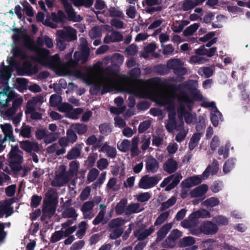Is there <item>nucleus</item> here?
Instances as JSON below:
<instances>
[{
	"instance_id": "nucleus-1",
	"label": "nucleus",
	"mask_w": 250,
	"mask_h": 250,
	"mask_svg": "<svg viewBox=\"0 0 250 250\" xmlns=\"http://www.w3.org/2000/svg\"><path fill=\"white\" fill-rule=\"evenodd\" d=\"M23 46L28 48L29 50L35 52V55L29 56L27 52L19 46H15L12 49L11 52L13 56L7 58V62L8 66L12 68L17 66L18 64L16 58H19L22 60H25L28 58L42 65H55L60 61L58 54H55L53 56H49V51L45 48L38 49L35 44L33 40L28 35H26L24 38V42Z\"/></svg>"
},
{
	"instance_id": "nucleus-2",
	"label": "nucleus",
	"mask_w": 250,
	"mask_h": 250,
	"mask_svg": "<svg viewBox=\"0 0 250 250\" xmlns=\"http://www.w3.org/2000/svg\"><path fill=\"white\" fill-rule=\"evenodd\" d=\"M191 98H190L188 95L185 92H182L177 97V100L180 104L178 111L184 115L187 112L186 110L185 106L189 109L192 110L193 105L195 101H202L203 97L200 91L196 88L192 89L191 92Z\"/></svg>"
},
{
	"instance_id": "nucleus-3",
	"label": "nucleus",
	"mask_w": 250,
	"mask_h": 250,
	"mask_svg": "<svg viewBox=\"0 0 250 250\" xmlns=\"http://www.w3.org/2000/svg\"><path fill=\"white\" fill-rule=\"evenodd\" d=\"M61 170L56 172L53 180L52 181L51 185L54 187H61L69 182L70 177L68 172L66 171L64 166L60 167Z\"/></svg>"
},
{
	"instance_id": "nucleus-4",
	"label": "nucleus",
	"mask_w": 250,
	"mask_h": 250,
	"mask_svg": "<svg viewBox=\"0 0 250 250\" xmlns=\"http://www.w3.org/2000/svg\"><path fill=\"white\" fill-rule=\"evenodd\" d=\"M182 176L180 173H176L165 178L160 184L162 188L166 187L165 190L168 191L174 188L179 183Z\"/></svg>"
},
{
	"instance_id": "nucleus-5",
	"label": "nucleus",
	"mask_w": 250,
	"mask_h": 250,
	"mask_svg": "<svg viewBox=\"0 0 250 250\" xmlns=\"http://www.w3.org/2000/svg\"><path fill=\"white\" fill-rule=\"evenodd\" d=\"M57 35L58 38L67 42H72L77 39V30L71 26L66 27L65 30H58Z\"/></svg>"
},
{
	"instance_id": "nucleus-6",
	"label": "nucleus",
	"mask_w": 250,
	"mask_h": 250,
	"mask_svg": "<svg viewBox=\"0 0 250 250\" xmlns=\"http://www.w3.org/2000/svg\"><path fill=\"white\" fill-rule=\"evenodd\" d=\"M161 179V176L158 175L151 177L147 175L144 176L139 183V187L142 189L152 188L158 183Z\"/></svg>"
},
{
	"instance_id": "nucleus-7",
	"label": "nucleus",
	"mask_w": 250,
	"mask_h": 250,
	"mask_svg": "<svg viewBox=\"0 0 250 250\" xmlns=\"http://www.w3.org/2000/svg\"><path fill=\"white\" fill-rule=\"evenodd\" d=\"M39 70V67L37 64L34 65L29 61L24 62L22 65V68L17 70V74L19 76L27 75L29 76L37 74Z\"/></svg>"
},
{
	"instance_id": "nucleus-8",
	"label": "nucleus",
	"mask_w": 250,
	"mask_h": 250,
	"mask_svg": "<svg viewBox=\"0 0 250 250\" xmlns=\"http://www.w3.org/2000/svg\"><path fill=\"white\" fill-rule=\"evenodd\" d=\"M13 201L12 199L5 200L0 201V218L11 216L14 213L13 207L11 206Z\"/></svg>"
},
{
	"instance_id": "nucleus-9",
	"label": "nucleus",
	"mask_w": 250,
	"mask_h": 250,
	"mask_svg": "<svg viewBox=\"0 0 250 250\" xmlns=\"http://www.w3.org/2000/svg\"><path fill=\"white\" fill-rule=\"evenodd\" d=\"M19 143L20 147L27 153H31L32 151L38 153L41 150L39 145L37 142L24 140L20 142Z\"/></svg>"
},
{
	"instance_id": "nucleus-10",
	"label": "nucleus",
	"mask_w": 250,
	"mask_h": 250,
	"mask_svg": "<svg viewBox=\"0 0 250 250\" xmlns=\"http://www.w3.org/2000/svg\"><path fill=\"white\" fill-rule=\"evenodd\" d=\"M2 65L0 69V84H7L13 71V68L10 66L4 65L3 62Z\"/></svg>"
},
{
	"instance_id": "nucleus-11",
	"label": "nucleus",
	"mask_w": 250,
	"mask_h": 250,
	"mask_svg": "<svg viewBox=\"0 0 250 250\" xmlns=\"http://www.w3.org/2000/svg\"><path fill=\"white\" fill-rule=\"evenodd\" d=\"M90 54V49L87 44L83 43L81 45V51H76L74 54V57L78 60H81L82 62H86Z\"/></svg>"
},
{
	"instance_id": "nucleus-12",
	"label": "nucleus",
	"mask_w": 250,
	"mask_h": 250,
	"mask_svg": "<svg viewBox=\"0 0 250 250\" xmlns=\"http://www.w3.org/2000/svg\"><path fill=\"white\" fill-rule=\"evenodd\" d=\"M201 226L202 232L206 235L215 234L218 229L217 226L215 223L209 221L204 222Z\"/></svg>"
},
{
	"instance_id": "nucleus-13",
	"label": "nucleus",
	"mask_w": 250,
	"mask_h": 250,
	"mask_svg": "<svg viewBox=\"0 0 250 250\" xmlns=\"http://www.w3.org/2000/svg\"><path fill=\"white\" fill-rule=\"evenodd\" d=\"M219 170V164L218 161L214 159L211 165L208 166L204 172L202 176L203 179L207 178L210 174L212 175L216 174Z\"/></svg>"
},
{
	"instance_id": "nucleus-14",
	"label": "nucleus",
	"mask_w": 250,
	"mask_h": 250,
	"mask_svg": "<svg viewBox=\"0 0 250 250\" xmlns=\"http://www.w3.org/2000/svg\"><path fill=\"white\" fill-rule=\"evenodd\" d=\"M58 203V193L56 190H49L46 195V200L43 201V204L48 205L57 206Z\"/></svg>"
},
{
	"instance_id": "nucleus-15",
	"label": "nucleus",
	"mask_w": 250,
	"mask_h": 250,
	"mask_svg": "<svg viewBox=\"0 0 250 250\" xmlns=\"http://www.w3.org/2000/svg\"><path fill=\"white\" fill-rule=\"evenodd\" d=\"M182 235V232L178 229H175L172 230L165 241L167 247L173 248L174 246V241L181 237Z\"/></svg>"
},
{
	"instance_id": "nucleus-16",
	"label": "nucleus",
	"mask_w": 250,
	"mask_h": 250,
	"mask_svg": "<svg viewBox=\"0 0 250 250\" xmlns=\"http://www.w3.org/2000/svg\"><path fill=\"white\" fill-rule=\"evenodd\" d=\"M178 168L177 162L172 158H168L163 165L164 170L168 174H171Z\"/></svg>"
},
{
	"instance_id": "nucleus-17",
	"label": "nucleus",
	"mask_w": 250,
	"mask_h": 250,
	"mask_svg": "<svg viewBox=\"0 0 250 250\" xmlns=\"http://www.w3.org/2000/svg\"><path fill=\"white\" fill-rule=\"evenodd\" d=\"M146 167L147 172L154 173L159 167V163L155 158L150 156L146 162Z\"/></svg>"
},
{
	"instance_id": "nucleus-18",
	"label": "nucleus",
	"mask_w": 250,
	"mask_h": 250,
	"mask_svg": "<svg viewBox=\"0 0 250 250\" xmlns=\"http://www.w3.org/2000/svg\"><path fill=\"white\" fill-rule=\"evenodd\" d=\"M0 127L6 138L12 142H15L13 133V127L11 124L6 123L0 125Z\"/></svg>"
},
{
	"instance_id": "nucleus-19",
	"label": "nucleus",
	"mask_w": 250,
	"mask_h": 250,
	"mask_svg": "<svg viewBox=\"0 0 250 250\" xmlns=\"http://www.w3.org/2000/svg\"><path fill=\"white\" fill-rule=\"evenodd\" d=\"M208 190V186L206 184H202L196 187L190 192L191 198L199 197L204 195Z\"/></svg>"
},
{
	"instance_id": "nucleus-20",
	"label": "nucleus",
	"mask_w": 250,
	"mask_h": 250,
	"mask_svg": "<svg viewBox=\"0 0 250 250\" xmlns=\"http://www.w3.org/2000/svg\"><path fill=\"white\" fill-rule=\"evenodd\" d=\"M99 152H105L108 157L114 159L117 156L116 148L108 145L107 143H104L99 150Z\"/></svg>"
},
{
	"instance_id": "nucleus-21",
	"label": "nucleus",
	"mask_w": 250,
	"mask_h": 250,
	"mask_svg": "<svg viewBox=\"0 0 250 250\" xmlns=\"http://www.w3.org/2000/svg\"><path fill=\"white\" fill-rule=\"evenodd\" d=\"M154 230L155 228L153 226L149 227L148 229H145L142 232H140V229H139L134 232V235L137 238L138 240H144L151 235Z\"/></svg>"
},
{
	"instance_id": "nucleus-22",
	"label": "nucleus",
	"mask_w": 250,
	"mask_h": 250,
	"mask_svg": "<svg viewBox=\"0 0 250 250\" xmlns=\"http://www.w3.org/2000/svg\"><path fill=\"white\" fill-rule=\"evenodd\" d=\"M171 228L172 224L171 223H167L162 226L157 232V237L156 240V242H160L163 239Z\"/></svg>"
},
{
	"instance_id": "nucleus-23",
	"label": "nucleus",
	"mask_w": 250,
	"mask_h": 250,
	"mask_svg": "<svg viewBox=\"0 0 250 250\" xmlns=\"http://www.w3.org/2000/svg\"><path fill=\"white\" fill-rule=\"evenodd\" d=\"M103 81L104 83L101 91V94L103 95L111 91V86L114 82L113 78L109 76H104L102 78Z\"/></svg>"
},
{
	"instance_id": "nucleus-24",
	"label": "nucleus",
	"mask_w": 250,
	"mask_h": 250,
	"mask_svg": "<svg viewBox=\"0 0 250 250\" xmlns=\"http://www.w3.org/2000/svg\"><path fill=\"white\" fill-rule=\"evenodd\" d=\"M82 146L80 144H77L68 151L67 158L68 160H73L78 158L81 155Z\"/></svg>"
},
{
	"instance_id": "nucleus-25",
	"label": "nucleus",
	"mask_w": 250,
	"mask_h": 250,
	"mask_svg": "<svg viewBox=\"0 0 250 250\" xmlns=\"http://www.w3.org/2000/svg\"><path fill=\"white\" fill-rule=\"evenodd\" d=\"M51 18L53 21L56 23L63 22L66 19V17L63 11L59 10L57 14L53 12L51 14Z\"/></svg>"
},
{
	"instance_id": "nucleus-26",
	"label": "nucleus",
	"mask_w": 250,
	"mask_h": 250,
	"mask_svg": "<svg viewBox=\"0 0 250 250\" xmlns=\"http://www.w3.org/2000/svg\"><path fill=\"white\" fill-rule=\"evenodd\" d=\"M127 200L125 198L122 199L119 203H118L115 208L116 213L117 215H121L126 211L127 208Z\"/></svg>"
},
{
	"instance_id": "nucleus-27",
	"label": "nucleus",
	"mask_w": 250,
	"mask_h": 250,
	"mask_svg": "<svg viewBox=\"0 0 250 250\" xmlns=\"http://www.w3.org/2000/svg\"><path fill=\"white\" fill-rule=\"evenodd\" d=\"M152 71L157 75L164 76L168 74L169 71L165 65L159 64L153 66Z\"/></svg>"
},
{
	"instance_id": "nucleus-28",
	"label": "nucleus",
	"mask_w": 250,
	"mask_h": 250,
	"mask_svg": "<svg viewBox=\"0 0 250 250\" xmlns=\"http://www.w3.org/2000/svg\"><path fill=\"white\" fill-rule=\"evenodd\" d=\"M201 137V133H195L193 134L190 139L188 144V148L190 150H192L196 146H198Z\"/></svg>"
},
{
	"instance_id": "nucleus-29",
	"label": "nucleus",
	"mask_w": 250,
	"mask_h": 250,
	"mask_svg": "<svg viewBox=\"0 0 250 250\" xmlns=\"http://www.w3.org/2000/svg\"><path fill=\"white\" fill-rule=\"evenodd\" d=\"M56 207V206H50L43 204L42 208V213L44 214H46V216L49 218H50L55 213Z\"/></svg>"
},
{
	"instance_id": "nucleus-30",
	"label": "nucleus",
	"mask_w": 250,
	"mask_h": 250,
	"mask_svg": "<svg viewBox=\"0 0 250 250\" xmlns=\"http://www.w3.org/2000/svg\"><path fill=\"white\" fill-rule=\"evenodd\" d=\"M125 220L121 217L117 218L111 220L108 223V226L111 229L121 228L124 225Z\"/></svg>"
},
{
	"instance_id": "nucleus-31",
	"label": "nucleus",
	"mask_w": 250,
	"mask_h": 250,
	"mask_svg": "<svg viewBox=\"0 0 250 250\" xmlns=\"http://www.w3.org/2000/svg\"><path fill=\"white\" fill-rule=\"evenodd\" d=\"M75 6L90 7L93 4L94 0H70Z\"/></svg>"
},
{
	"instance_id": "nucleus-32",
	"label": "nucleus",
	"mask_w": 250,
	"mask_h": 250,
	"mask_svg": "<svg viewBox=\"0 0 250 250\" xmlns=\"http://www.w3.org/2000/svg\"><path fill=\"white\" fill-rule=\"evenodd\" d=\"M195 243V240L194 238L191 236L184 237L180 239L179 246L180 247H186L190 246Z\"/></svg>"
},
{
	"instance_id": "nucleus-33",
	"label": "nucleus",
	"mask_w": 250,
	"mask_h": 250,
	"mask_svg": "<svg viewBox=\"0 0 250 250\" xmlns=\"http://www.w3.org/2000/svg\"><path fill=\"white\" fill-rule=\"evenodd\" d=\"M32 127L23 123L21 127L20 135L23 138H29L31 136Z\"/></svg>"
},
{
	"instance_id": "nucleus-34",
	"label": "nucleus",
	"mask_w": 250,
	"mask_h": 250,
	"mask_svg": "<svg viewBox=\"0 0 250 250\" xmlns=\"http://www.w3.org/2000/svg\"><path fill=\"white\" fill-rule=\"evenodd\" d=\"M156 48L157 46L155 43H148L144 47V52L141 56L145 59H147L149 56V54L153 52Z\"/></svg>"
},
{
	"instance_id": "nucleus-35",
	"label": "nucleus",
	"mask_w": 250,
	"mask_h": 250,
	"mask_svg": "<svg viewBox=\"0 0 250 250\" xmlns=\"http://www.w3.org/2000/svg\"><path fill=\"white\" fill-rule=\"evenodd\" d=\"M63 217L64 218H74V220L76 219L78 214L76 213L75 208L73 207L65 208L62 213Z\"/></svg>"
},
{
	"instance_id": "nucleus-36",
	"label": "nucleus",
	"mask_w": 250,
	"mask_h": 250,
	"mask_svg": "<svg viewBox=\"0 0 250 250\" xmlns=\"http://www.w3.org/2000/svg\"><path fill=\"white\" fill-rule=\"evenodd\" d=\"M141 73V69L139 67H135L131 69L128 75L131 80L134 81H141L138 78L140 77Z\"/></svg>"
},
{
	"instance_id": "nucleus-37",
	"label": "nucleus",
	"mask_w": 250,
	"mask_h": 250,
	"mask_svg": "<svg viewBox=\"0 0 250 250\" xmlns=\"http://www.w3.org/2000/svg\"><path fill=\"white\" fill-rule=\"evenodd\" d=\"M188 84L187 82L184 83L182 84H176L175 83H169L166 85V86L171 91L173 92L180 91L183 88H187Z\"/></svg>"
},
{
	"instance_id": "nucleus-38",
	"label": "nucleus",
	"mask_w": 250,
	"mask_h": 250,
	"mask_svg": "<svg viewBox=\"0 0 250 250\" xmlns=\"http://www.w3.org/2000/svg\"><path fill=\"white\" fill-rule=\"evenodd\" d=\"M139 207L140 206L138 203L129 204L126 208L125 214L128 215L132 213L139 212L140 211V210H138Z\"/></svg>"
},
{
	"instance_id": "nucleus-39",
	"label": "nucleus",
	"mask_w": 250,
	"mask_h": 250,
	"mask_svg": "<svg viewBox=\"0 0 250 250\" xmlns=\"http://www.w3.org/2000/svg\"><path fill=\"white\" fill-rule=\"evenodd\" d=\"M235 159L231 158L228 159L224 164L223 166V171L225 173L229 172L234 167Z\"/></svg>"
},
{
	"instance_id": "nucleus-40",
	"label": "nucleus",
	"mask_w": 250,
	"mask_h": 250,
	"mask_svg": "<svg viewBox=\"0 0 250 250\" xmlns=\"http://www.w3.org/2000/svg\"><path fill=\"white\" fill-rule=\"evenodd\" d=\"M169 215V211H167L162 213L156 219L154 222V225L159 226L161 225L167 219Z\"/></svg>"
},
{
	"instance_id": "nucleus-41",
	"label": "nucleus",
	"mask_w": 250,
	"mask_h": 250,
	"mask_svg": "<svg viewBox=\"0 0 250 250\" xmlns=\"http://www.w3.org/2000/svg\"><path fill=\"white\" fill-rule=\"evenodd\" d=\"M74 129L79 135H83L87 131V126L83 124H77L74 125Z\"/></svg>"
},
{
	"instance_id": "nucleus-42",
	"label": "nucleus",
	"mask_w": 250,
	"mask_h": 250,
	"mask_svg": "<svg viewBox=\"0 0 250 250\" xmlns=\"http://www.w3.org/2000/svg\"><path fill=\"white\" fill-rule=\"evenodd\" d=\"M221 113L220 111L216 109V111H214V113L210 114V120L212 125L214 127L218 126L219 124V117L221 116Z\"/></svg>"
},
{
	"instance_id": "nucleus-43",
	"label": "nucleus",
	"mask_w": 250,
	"mask_h": 250,
	"mask_svg": "<svg viewBox=\"0 0 250 250\" xmlns=\"http://www.w3.org/2000/svg\"><path fill=\"white\" fill-rule=\"evenodd\" d=\"M180 61L179 59H171L167 61V67L168 70L172 69L174 71L178 66L180 65Z\"/></svg>"
},
{
	"instance_id": "nucleus-44",
	"label": "nucleus",
	"mask_w": 250,
	"mask_h": 250,
	"mask_svg": "<svg viewBox=\"0 0 250 250\" xmlns=\"http://www.w3.org/2000/svg\"><path fill=\"white\" fill-rule=\"evenodd\" d=\"M124 229L122 228L114 229L110 234L109 238L112 240H115L119 238L123 233Z\"/></svg>"
},
{
	"instance_id": "nucleus-45",
	"label": "nucleus",
	"mask_w": 250,
	"mask_h": 250,
	"mask_svg": "<svg viewBox=\"0 0 250 250\" xmlns=\"http://www.w3.org/2000/svg\"><path fill=\"white\" fill-rule=\"evenodd\" d=\"M118 149L123 152H126L129 150L130 142L127 139H125L120 145H118Z\"/></svg>"
},
{
	"instance_id": "nucleus-46",
	"label": "nucleus",
	"mask_w": 250,
	"mask_h": 250,
	"mask_svg": "<svg viewBox=\"0 0 250 250\" xmlns=\"http://www.w3.org/2000/svg\"><path fill=\"white\" fill-rule=\"evenodd\" d=\"M194 1L192 0H185L182 5V9L187 11L195 7Z\"/></svg>"
},
{
	"instance_id": "nucleus-47",
	"label": "nucleus",
	"mask_w": 250,
	"mask_h": 250,
	"mask_svg": "<svg viewBox=\"0 0 250 250\" xmlns=\"http://www.w3.org/2000/svg\"><path fill=\"white\" fill-rule=\"evenodd\" d=\"M99 171L95 168L91 169L87 174V180L89 182H93L98 177Z\"/></svg>"
},
{
	"instance_id": "nucleus-48",
	"label": "nucleus",
	"mask_w": 250,
	"mask_h": 250,
	"mask_svg": "<svg viewBox=\"0 0 250 250\" xmlns=\"http://www.w3.org/2000/svg\"><path fill=\"white\" fill-rule=\"evenodd\" d=\"M70 7V10L69 11L67 10H66V12H67L69 16V20L74 22L80 21L82 20V18L80 15H78V18L77 19V16L74 12V9L71 5Z\"/></svg>"
},
{
	"instance_id": "nucleus-49",
	"label": "nucleus",
	"mask_w": 250,
	"mask_h": 250,
	"mask_svg": "<svg viewBox=\"0 0 250 250\" xmlns=\"http://www.w3.org/2000/svg\"><path fill=\"white\" fill-rule=\"evenodd\" d=\"M63 231H55L51 235L50 241L51 243H56L60 241L63 237Z\"/></svg>"
},
{
	"instance_id": "nucleus-50",
	"label": "nucleus",
	"mask_w": 250,
	"mask_h": 250,
	"mask_svg": "<svg viewBox=\"0 0 250 250\" xmlns=\"http://www.w3.org/2000/svg\"><path fill=\"white\" fill-rule=\"evenodd\" d=\"M112 42H120L123 41V36L119 31H112L110 35Z\"/></svg>"
},
{
	"instance_id": "nucleus-51",
	"label": "nucleus",
	"mask_w": 250,
	"mask_h": 250,
	"mask_svg": "<svg viewBox=\"0 0 250 250\" xmlns=\"http://www.w3.org/2000/svg\"><path fill=\"white\" fill-rule=\"evenodd\" d=\"M205 205L207 207H213L219 204V200L216 197H210L204 201Z\"/></svg>"
},
{
	"instance_id": "nucleus-52",
	"label": "nucleus",
	"mask_w": 250,
	"mask_h": 250,
	"mask_svg": "<svg viewBox=\"0 0 250 250\" xmlns=\"http://www.w3.org/2000/svg\"><path fill=\"white\" fill-rule=\"evenodd\" d=\"M42 198L40 196L36 194L33 195L31 197V207L32 208H37L40 204Z\"/></svg>"
},
{
	"instance_id": "nucleus-53",
	"label": "nucleus",
	"mask_w": 250,
	"mask_h": 250,
	"mask_svg": "<svg viewBox=\"0 0 250 250\" xmlns=\"http://www.w3.org/2000/svg\"><path fill=\"white\" fill-rule=\"evenodd\" d=\"M150 126V122L148 120L145 121L141 123L138 126V132L143 133L145 132Z\"/></svg>"
},
{
	"instance_id": "nucleus-54",
	"label": "nucleus",
	"mask_w": 250,
	"mask_h": 250,
	"mask_svg": "<svg viewBox=\"0 0 250 250\" xmlns=\"http://www.w3.org/2000/svg\"><path fill=\"white\" fill-rule=\"evenodd\" d=\"M150 198V194L148 192H146L139 194L136 197V199L138 201L143 203L148 201Z\"/></svg>"
},
{
	"instance_id": "nucleus-55",
	"label": "nucleus",
	"mask_w": 250,
	"mask_h": 250,
	"mask_svg": "<svg viewBox=\"0 0 250 250\" xmlns=\"http://www.w3.org/2000/svg\"><path fill=\"white\" fill-rule=\"evenodd\" d=\"M67 138L68 139L69 142L73 144L75 143L78 137L75 132L72 129H68L66 131Z\"/></svg>"
},
{
	"instance_id": "nucleus-56",
	"label": "nucleus",
	"mask_w": 250,
	"mask_h": 250,
	"mask_svg": "<svg viewBox=\"0 0 250 250\" xmlns=\"http://www.w3.org/2000/svg\"><path fill=\"white\" fill-rule=\"evenodd\" d=\"M108 165V162L105 158H101L97 162V167L101 170L106 169Z\"/></svg>"
},
{
	"instance_id": "nucleus-57",
	"label": "nucleus",
	"mask_w": 250,
	"mask_h": 250,
	"mask_svg": "<svg viewBox=\"0 0 250 250\" xmlns=\"http://www.w3.org/2000/svg\"><path fill=\"white\" fill-rule=\"evenodd\" d=\"M94 207V203L92 201H87L84 202L82 207H81V210L83 214H85L86 212L92 209Z\"/></svg>"
},
{
	"instance_id": "nucleus-58",
	"label": "nucleus",
	"mask_w": 250,
	"mask_h": 250,
	"mask_svg": "<svg viewBox=\"0 0 250 250\" xmlns=\"http://www.w3.org/2000/svg\"><path fill=\"white\" fill-rule=\"evenodd\" d=\"M100 132L104 135H107L111 132V129L108 124L104 123L101 124L99 127Z\"/></svg>"
},
{
	"instance_id": "nucleus-59",
	"label": "nucleus",
	"mask_w": 250,
	"mask_h": 250,
	"mask_svg": "<svg viewBox=\"0 0 250 250\" xmlns=\"http://www.w3.org/2000/svg\"><path fill=\"white\" fill-rule=\"evenodd\" d=\"M213 221L218 225H227L228 224V219L222 215H218L213 218Z\"/></svg>"
},
{
	"instance_id": "nucleus-60",
	"label": "nucleus",
	"mask_w": 250,
	"mask_h": 250,
	"mask_svg": "<svg viewBox=\"0 0 250 250\" xmlns=\"http://www.w3.org/2000/svg\"><path fill=\"white\" fill-rule=\"evenodd\" d=\"M61 97L57 94L52 95L49 99V102L51 106H55L58 105L60 102Z\"/></svg>"
},
{
	"instance_id": "nucleus-61",
	"label": "nucleus",
	"mask_w": 250,
	"mask_h": 250,
	"mask_svg": "<svg viewBox=\"0 0 250 250\" xmlns=\"http://www.w3.org/2000/svg\"><path fill=\"white\" fill-rule=\"evenodd\" d=\"M61 112H70L72 109V105L68 103H64L62 104L58 107Z\"/></svg>"
},
{
	"instance_id": "nucleus-62",
	"label": "nucleus",
	"mask_w": 250,
	"mask_h": 250,
	"mask_svg": "<svg viewBox=\"0 0 250 250\" xmlns=\"http://www.w3.org/2000/svg\"><path fill=\"white\" fill-rule=\"evenodd\" d=\"M104 212L103 210L100 211L98 215L95 218V219L93 220L92 223L94 225H97L99 224L104 219Z\"/></svg>"
},
{
	"instance_id": "nucleus-63",
	"label": "nucleus",
	"mask_w": 250,
	"mask_h": 250,
	"mask_svg": "<svg viewBox=\"0 0 250 250\" xmlns=\"http://www.w3.org/2000/svg\"><path fill=\"white\" fill-rule=\"evenodd\" d=\"M16 189V186L12 185L8 186L5 188V193L8 197H12L15 195Z\"/></svg>"
},
{
	"instance_id": "nucleus-64",
	"label": "nucleus",
	"mask_w": 250,
	"mask_h": 250,
	"mask_svg": "<svg viewBox=\"0 0 250 250\" xmlns=\"http://www.w3.org/2000/svg\"><path fill=\"white\" fill-rule=\"evenodd\" d=\"M23 6L27 16L30 17L34 16L33 9L28 2H26L25 4L23 5Z\"/></svg>"
}]
</instances>
